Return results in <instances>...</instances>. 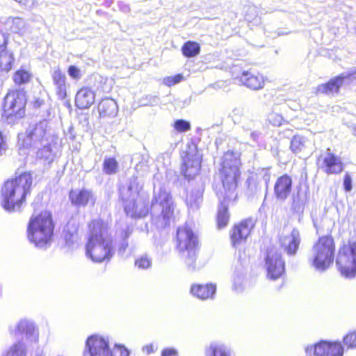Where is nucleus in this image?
Returning a JSON list of instances; mask_svg holds the SVG:
<instances>
[{
	"instance_id": "obj_1",
	"label": "nucleus",
	"mask_w": 356,
	"mask_h": 356,
	"mask_svg": "<svg viewBox=\"0 0 356 356\" xmlns=\"http://www.w3.org/2000/svg\"><path fill=\"white\" fill-rule=\"evenodd\" d=\"M18 138L19 144L28 149L36 159L47 163L54 161L57 137L47 120L30 125L26 134H19Z\"/></svg>"
},
{
	"instance_id": "obj_2",
	"label": "nucleus",
	"mask_w": 356,
	"mask_h": 356,
	"mask_svg": "<svg viewBox=\"0 0 356 356\" xmlns=\"http://www.w3.org/2000/svg\"><path fill=\"white\" fill-rule=\"evenodd\" d=\"M89 229L87 257L95 262L109 261L114 254V246L107 225L102 220H94L89 224Z\"/></svg>"
},
{
	"instance_id": "obj_3",
	"label": "nucleus",
	"mask_w": 356,
	"mask_h": 356,
	"mask_svg": "<svg viewBox=\"0 0 356 356\" xmlns=\"http://www.w3.org/2000/svg\"><path fill=\"white\" fill-rule=\"evenodd\" d=\"M31 184L32 177L29 172L5 182L1 189L3 208L10 213L19 210L26 195L30 192Z\"/></svg>"
},
{
	"instance_id": "obj_4",
	"label": "nucleus",
	"mask_w": 356,
	"mask_h": 356,
	"mask_svg": "<svg viewBox=\"0 0 356 356\" xmlns=\"http://www.w3.org/2000/svg\"><path fill=\"white\" fill-rule=\"evenodd\" d=\"M241 161L237 153L227 151L220 159V177L222 184L225 200H235V191L240 177Z\"/></svg>"
},
{
	"instance_id": "obj_5",
	"label": "nucleus",
	"mask_w": 356,
	"mask_h": 356,
	"mask_svg": "<svg viewBox=\"0 0 356 356\" xmlns=\"http://www.w3.org/2000/svg\"><path fill=\"white\" fill-rule=\"evenodd\" d=\"M174 209L171 194L163 187L154 190L149 211L152 222L158 228H165L170 225Z\"/></svg>"
},
{
	"instance_id": "obj_6",
	"label": "nucleus",
	"mask_w": 356,
	"mask_h": 356,
	"mask_svg": "<svg viewBox=\"0 0 356 356\" xmlns=\"http://www.w3.org/2000/svg\"><path fill=\"white\" fill-rule=\"evenodd\" d=\"M54 233V224L49 211L31 218L28 225L29 241L40 248H46L51 240Z\"/></svg>"
},
{
	"instance_id": "obj_7",
	"label": "nucleus",
	"mask_w": 356,
	"mask_h": 356,
	"mask_svg": "<svg viewBox=\"0 0 356 356\" xmlns=\"http://www.w3.org/2000/svg\"><path fill=\"white\" fill-rule=\"evenodd\" d=\"M334 251L333 238L329 236H321L312 247L309 261L316 270L324 272L332 264Z\"/></svg>"
},
{
	"instance_id": "obj_8",
	"label": "nucleus",
	"mask_w": 356,
	"mask_h": 356,
	"mask_svg": "<svg viewBox=\"0 0 356 356\" xmlns=\"http://www.w3.org/2000/svg\"><path fill=\"white\" fill-rule=\"evenodd\" d=\"M177 248L181 257L190 268L194 269L198 245L197 236L191 227L184 225L179 227L177 231Z\"/></svg>"
},
{
	"instance_id": "obj_9",
	"label": "nucleus",
	"mask_w": 356,
	"mask_h": 356,
	"mask_svg": "<svg viewBox=\"0 0 356 356\" xmlns=\"http://www.w3.org/2000/svg\"><path fill=\"white\" fill-rule=\"evenodd\" d=\"M124 211L132 218L145 217L149 212L146 200L139 195L136 179L133 178L127 189L120 190Z\"/></svg>"
},
{
	"instance_id": "obj_10",
	"label": "nucleus",
	"mask_w": 356,
	"mask_h": 356,
	"mask_svg": "<svg viewBox=\"0 0 356 356\" xmlns=\"http://www.w3.org/2000/svg\"><path fill=\"white\" fill-rule=\"evenodd\" d=\"M337 265L343 276L348 278L356 276V243L343 245L340 248Z\"/></svg>"
},
{
	"instance_id": "obj_11",
	"label": "nucleus",
	"mask_w": 356,
	"mask_h": 356,
	"mask_svg": "<svg viewBox=\"0 0 356 356\" xmlns=\"http://www.w3.org/2000/svg\"><path fill=\"white\" fill-rule=\"evenodd\" d=\"M26 98L24 92L16 90L8 92L4 98L3 115L8 118H21L24 115Z\"/></svg>"
},
{
	"instance_id": "obj_12",
	"label": "nucleus",
	"mask_w": 356,
	"mask_h": 356,
	"mask_svg": "<svg viewBox=\"0 0 356 356\" xmlns=\"http://www.w3.org/2000/svg\"><path fill=\"white\" fill-rule=\"evenodd\" d=\"M202 161V155L198 152L195 145H189L184 157L181 174L188 179H193L198 174Z\"/></svg>"
},
{
	"instance_id": "obj_13",
	"label": "nucleus",
	"mask_w": 356,
	"mask_h": 356,
	"mask_svg": "<svg viewBox=\"0 0 356 356\" xmlns=\"http://www.w3.org/2000/svg\"><path fill=\"white\" fill-rule=\"evenodd\" d=\"M84 356H113L108 339L97 334L90 336L86 342Z\"/></svg>"
},
{
	"instance_id": "obj_14",
	"label": "nucleus",
	"mask_w": 356,
	"mask_h": 356,
	"mask_svg": "<svg viewBox=\"0 0 356 356\" xmlns=\"http://www.w3.org/2000/svg\"><path fill=\"white\" fill-rule=\"evenodd\" d=\"M307 354L312 352L315 356H343L344 348L339 341L328 342L322 341L316 343L314 347L307 346L305 348Z\"/></svg>"
},
{
	"instance_id": "obj_15",
	"label": "nucleus",
	"mask_w": 356,
	"mask_h": 356,
	"mask_svg": "<svg viewBox=\"0 0 356 356\" xmlns=\"http://www.w3.org/2000/svg\"><path fill=\"white\" fill-rule=\"evenodd\" d=\"M266 267L268 277L271 280H277L284 272V262L281 254L275 248L269 249L266 257Z\"/></svg>"
},
{
	"instance_id": "obj_16",
	"label": "nucleus",
	"mask_w": 356,
	"mask_h": 356,
	"mask_svg": "<svg viewBox=\"0 0 356 356\" xmlns=\"http://www.w3.org/2000/svg\"><path fill=\"white\" fill-rule=\"evenodd\" d=\"M10 332L15 337H24L31 342H36L38 339V332L34 323L28 319H22L15 326L10 327Z\"/></svg>"
},
{
	"instance_id": "obj_17",
	"label": "nucleus",
	"mask_w": 356,
	"mask_h": 356,
	"mask_svg": "<svg viewBox=\"0 0 356 356\" xmlns=\"http://www.w3.org/2000/svg\"><path fill=\"white\" fill-rule=\"evenodd\" d=\"M254 225V220L250 218L242 221L240 224L234 227L231 234V239L234 247H236L246 240Z\"/></svg>"
},
{
	"instance_id": "obj_18",
	"label": "nucleus",
	"mask_w": 356,
	"mask_h": 356,
	"mask_svg": "<svg viewBox=\"0 0 356 356\" xmlns=\"http://www.w3.org/2000/svg\"><path fill=\"white\" fill-rule=\"evenodd\" d=\"M69 197L72 204L77 207L93 206L96 202L94 193L86 188L71 191Z\"/></svg>"
},
{
	"instance_id": "obj_19",
	"label": "nucleus",
	"mask_w": 356,
	"mask_h": 356,
	"mask_svg": "<svg viewBox=\"0 0 356 356\" xmlns=\"http://www.w3.org/2000/svg\"><path fill=\"white\" fill-rule=\"evenodd\" d=\"M291 178L285 175L279 177L274 186V193L277 200L284 201L291 191Z\"/></svg>"
},
{
	"instance_id": "obj_20",
	"label": "nucleus",
	"mask_w": 356,
	"mask_h": 356,
	"mask_svg": "<svg viewBox=\"0 0 356 356\" xmlns=\"http://www.w3.org/2000/svg\"><path fill=\"white\" fill-rule=\"evenodd\" d=\"M280 242L282 248L289 255L296 254L300 243L299 231L294 228L289 235L282 238Z\"/></svg>"
},
{
	"instance_id": "obj_21",
	"label": "nucleus",
	"mask_w": 356,
	"mask_h": 356,
	"mask_svg": "<svg viewBox=\"0 0 356 356\" xmlns=\"http://www.w3.org/2000/svg\"><path fill=\"white\" fill-rule=\"evenodd\" d=\"M323 168L327 174H338L343 170L341 159L328 152L323 157Z\"/></svg>"
},
{
	"instance_id": "obj_22",
	"label": "nucleus",
	"mask_w": 356,
	"mask_h": 356,
	"mask_svg": "<svg viewBox=\"0 0 356 356\" xmlns=\"http://www.w3.org/2000/svg\"><path fill=\"white\" fill-rule=\"evenodd\" d=\"M216 195L220 201V206L217 215V223L219 229L224 228L229 222V216L227 212L228 202L233 200H225V194L223 192H217Z\"/></svg>"
},
{
	"instance_id": "obj_23",
	"label": "nucleus",
	"mask_w": 356,
	"mask_h": 356,
	"mask_svg": "<svg viewBox=\"0 0 356 356\" xmlns=\"http://www.w3.org/2000/svg\"><path fill=\"white\" fill-rule=\"evenodd\" d=\"M204 188L202 184L193 188L187 195L186 203L190 211H197L202 202V194Z\"/></svg>"
},
{
	"instance_id": "obj_24",
	"label": "nucleus",
	"mask_w": 356,
	"mask_h": 356,
	"mask_svg": "<svg viewBox=\"0 0 356 356\" xmlns=\"http://www.w3.org/2000/svg\"><path fill=\"white\" fill-rule=\"evenodd\" d=\"M95 92L89 88H81L76 95L75 104L79 109L88 108L95 102Z\"/></svg>"
},
{
	"instance_id": "obj_25",
	"label": "nucleus",
	"mask_w": 356,
	"mask_h": 356,
	"mask_svg": "<svg viewBox=\"0 0 356 356\" xmlns=\"http://www.w3.org/2000/svg\"><path fill=\"white\" fill-rule=\"evenodd\" d=\"M240 81L243 85L253 90L262 88L265 81L264 77L261 74H254L248 71L243 72Z\"/></svg>"
},
{
	"instance_id": "obj_26",
	"label": "nucleus",
	"mask_w": 356,
	"mask_h": 356,
	"mask_svg": "<svg viewBox=\"0 0 356 356\" xmlns=\"http://www.w3.org/2000/svg\"><path fill=\"white\" fill-rule=\"evenodd\" d=\"M216 291V285L211 284H193L191 287V294L201 300L212 298Z\"/></svg>"
},
{
	"instance_id": "obj_27",
	"label": "nucleus",
	"mask_w": 356,
	"mask_h": 356,
	"mask_svg": "<svg viewBox=\"0 0 356 356\" xmlns=\"http://www.w3.org/2000/svg\"><path fill=\"white\" fill-rule=\"evenodd\" d=\"M291 208L297 213H303L305 206L309 200V191L307 188L300 187L296 194L293 195Z\"/></svg>"
},
{
	"instance_id": "obj_28",
	"label": "nucleus",
	"mask_w": 356,
	"mask_h": 356,
	"mask_svg": "<svg viewBox=\"0 0 356 356\" xmlns=\"http://www.w3.org/2000/svg\"><path fill=\"white\" fill-rule=\"evenodd\" d=\"M51 76L56 86V95L59 99H64L67 96L65 74L62 73L60 68L56 67L53 70Z\"/></svg>"
},
{
	"instance_id": "obj_29",
	"label": "nucleus",
	"mask_w": 356,
	"mask_h": 356,
	"mask_svg": "<svg viewBox=\"0 0 356 356\" xmlns=\"http://www.w3.org/2000/svg\"><path fill=\"white\" fill-rule=\"evenodd\" d=\"M205 356H232V350L225 343L213 341L205 348Z\"/></svg>"
},
{
	"instance_id": "obj_30",
	"label": "nucleus",
	"mask_w": 356,
	"mask_h": 356,
	"mask_svg": "<svg viewBox=\"0 0 356 356\" xmlns=\"http://www.w3.org/2000/svg\"><path fill=\"white\" fill-rule=\"evenodd\" d=\"M118 111L117 103L111 98H104L98 104V112L101 118L114 117Z\"/></svg>"
},
{
	"instance_id": "obj_31",
	"label": "nucleus",
	"mask_w": 356,
	"mask_h": 356,
	"mask_svg": "<svg viewBox=\"0 0 356 356\" xmlns=\"http://www.w3.org/2000/svg\"><path fill=\"white\" fill-rule=\"evenodd\" d=\"M5 25L10 31L21 35L29 31L26 22L19 17H9L5 22Z\"/></svg>"
},
{
	"instance_id": "obj_32",
	"label": "nucleus",
	"mask_w": 356,
	"mask_h": 356,
	"mask_svg": "<svg viewBox=\"0 0 356 356\" xmlns=\"http://www.w3.org/2000/svg\"><path fill=\"white\" fill-rule=\"evenodd\" d=\"M342 86L341 81L339 76L332 79L326 83L319 85L316 90L319 93L325 95H333L339 92L340 87Z\"/></svg>"
},
{
	"instance_id": "obj_33",
	"label": "nucleus",
	"mask_w": 356,
	"mask_h": 356,
	"mask_svg": "<svg viewBox=\"0 0 356 356\" xmlns=\"http://www.w3.org/2000/svg\"><path fill=\"white\" fill-rule=\"evenodd\" d=\"M65 239L66 245L73 247L79 241L78 227L74 223L69 222L65 229Z\"/></svg>"
},
{
	"instance_id": "obj_34",
	"label": "nucleus",
	"mask_w": 356,
	"mask_h": 356,
	"mask_svg": "<svg viewBox=\"0 0 356 356\" xmlns=\"http://www.w3.org/2000/svg\"><path fill=\"white\" fill-rule=\"evenodd\" d=\"M0 49V68L1 70L8 72L11 69L14 62L13 53L4 49L3 47Z\"/></svg>"
},
{
	"instance_id": "obj_35",
	"label": "nucleus",
	"mask_w": 356,
	"mask_h": 356,
	"mask_svg": "<svg viewBox=\"0 0 356 356\" xmlns=\"http://www.w3.org/2000/svg\"><path fill=\"white\" fill-rule=\"evenodd\" d=\"M307 142L305 137L296 135L291 139L290 149L294 154H298L305 149Z\"/></svg>"
},
{
	"instance_id": "obj_36",
	"label": "nucleus",
	"mask_w": 356,
	"mask_h": 356,
	"mask_svg": "<svg viewBox=\"0 0 356 356\" xmlns=\"http://www.w3.org/2000/svg\"><path fill=\"white\" fill-rule=\"evenodd\" d=\"M183 54L188 58H191L199 54L200 51V44L195 42L188 41L181 47Z\"/></svg>"
},
{
	"instance_id": "obj_37",
	"label": "nucleus",
	"mask_w": 356,
	"mask_h": 356,
	"mask_svg": "<svg viewBox=\"0 0 356 356\" xmlns=\"http://www.w3.org/2000/svg\"><path fill=\"white\" fill-rule=\"evenodd\" d=\"M31 77V74L24 69L17 70L14 76V82L17 85H22L28 83Z\"/></svg>"
},
{
	"instance_id": "obj_38",
	"label": "nucleus",
	"mask_w": 356,
	"mask_h": 356,
	"mask_svg": "<svg viewBox=\"0 0 356 356\" xmlns=\"http://www.w3.org/2000/svg\"><path fill=\"white\" fill-rule=\"evenodd\" d=\"M342 86L356 85V69L348 72H343L338 76Z\"/></svg>"
},
{
	"instance_id": "obj_39",
	"label": "nucleus",
	"mask_w": 356,
	"mask_h": 356,
	"mask_svg": "<svg viewBox=\"0 0 356 356\" xmlns=\"http://www.w3.org/2000/svg\"><path fill=\"white\" fill-rule=\"evenodd\" d=\"M118 163L114 158H105L103 163V171L107 175L117 172Z\"/></svg>"
},
{
	"instance_id": "obj_40",
	"label": "nucleus",
	"mask_w": 356,
	"mask_h": 356,
	"mask_svg": "<svg viewBox=\"0 0 356 356\" xmlns=\"http://www.w3.org/2000/svg\"><path fill=\"white\" fill-rule=\"evenodd\" d=\"M6 356H26V348L24 343L19 342L14 344Z\"/></svg>"
},
{
	"instance_id": "obj_41",
	"label": "nucleus",
	"mask_w": 356,
	"mask_h": 356,
	"mask_svg": "<svg viewBox=\"0 0 356 356\" xmlns=\"http://www.w3.org/2000/svg\"><path fill=\"white\" fill-rule=\"evenodd\" d=\"M135 265L140 269H147L152 266V259L147 255H143L135 261Z\"/></svg>"
},
{
	"instance_id": "obj_42",
	"label": "nucleus",
	"mask_w": 356,
	"mask_h": 356,
	"mask_svg": "<svg viewBox=\"0 0 356 356\" xmlns=\"http://www.w3.org/2000/svg\"><path fill=\"white\" fill-rule=\"evenodd\" d=\"M343 341L348 348H356V331L348 333L343 337Z\"/></svg>"
},
{
	"instance_id": "obj_43",
	"label": "nucleus",
	"mask_w": 356,
	"mask_h": 356,
	"mask_svg": "<svg viewBox=\"0 0 356 356\" xmlns=\"http://www.w3.org/2000/svg\"><path fill=\"white\" fill-rule=\"evenodd\" d=\"M174 127L179 132H185L191 129V124L184 120H177L175 122Z\"/></svg>"
},
{
	"instance_id": "obj_44",
	"label": "nucleus",
	"mask_w": 356,
	"mask_h": 356,
	"mask_svg": "<svg viewBox=\"0 0 356 356\" xmlns=\"http://www.w3.org/2000/svg\"><path fill=\"white\" fill-rule=\"evenodd\" d=\"M113 356H129V351L124 346L115 344L111 350Z\"/></svg>"
},
{
	"instance_id": "obj_45",
	"label": "nucleus",
	"mask_w": 356,
	"mask_h": 356,
	"mask_svg": "<svg viewBox=\"0 0 356 356\" xmlns=\"http://www.w3.org/2000/svg\"><path fill=\"white\" fill-rule=\"evenodd\" d=\"M241 127L245 132H247L256 127V122L248 119L246 116L243 117L241 122Z\"/></svg>"
},
{
	"instance_id": "obj_46",
	"label": "nucleus",
	"mask_w": 356,
	"mask_h": 356,
	"mask_svg": "<svg viewBox=\"0 0 356 356\" xmlns=\"http://www.w3.org/2000/svg\"><path fill=\"white\" fill-rule=\"evenodd\" d=\"M182 74H177L174 76H168L164 79V83L168 86H174L183 80Z\"/></svg>"
},
{
	"instance_id": "obj_47",
	"label": "nucleus",
	"mask_w": 356,
	"mask_h": 356,
	"mask_svg": "<svg viewBox=\"0 0 356 356\" xmlns=\"http://www.w3.org/2000/svg\"><path fill=\"white\" fill-rule=\"evenodd\" d=\"M268 120L270 124L274 126H280L283 121V118L282 115L272 113L268 115Z\"/></svg>"
},
{
	"instance_id": "obj_48",
	"label": "nucleus",
	"mask_w": 356,
	"mask_h": 356,
	"mask_svg": "<svg viewBox=\"0 0 356 356\" xmlns=\"http://www.w3.org/2000/svg\"><path fill=\"white\" fill-rule=\"evenodd\" d=\"M352 177L348 173H346L343 177V188L346 192H350L353 186H352Z\"/></svg>"
},
{
	"instance_id": "obj_49",
	"label": "nucleus",
	"mask_w": 356,
	"mask_h": 356,
	"mask_svg": "<svg viewBox=\"0 0 356 356\" xmlns=\"http://www.w3.org/2000/svg\"><path fill=\"white\" fill-rule=\"evenodd\" d=\"M68 74L72 78L75 79H80L81 77L80 70L74 65H70L69 67Z\"/></svg>"
},
{
	"instance_id": "obj_50",
	"label": "nucleus",
	"mask_w": 356,
	"mask_h": 356,
	"mask_svg": "<svg viewBox=\"0 0 356 356\" xmlns=\"http://www.w3.org/2000/svg\"><path fill=\"white\" fill-rule=\"evenodd\" d=\"M245 134L249 137V139L252 141H257L261 135V132L255 129V128L245 132Z\"/></svg>"
},
{
	"instance_id": "obj_51",
	"label": "nucleus",
	"mask_w": 356,
	"mask_h": 356,
	"mask_svg": "<svg viewBox=\"0 0 356 356\" xmlns=\"http://www.w3.org/2000/svg\"><path fill=\"white\" fill-rule=\"evenodd\" d=\"M259 175L262 176L266 186H267L269 182L270 177L269 170L268 169H261L259 172Z\"/></svg>"
},
{
	"instance_id": "obj_52",
	"label": "nucleus",
	"mask_w": 356,
	"mask_h": 356,
	"mask_svg": "<svg viewBox=\"0 0 356 356\" xmlns=\"http://www.w3.org/2000/svg\"><path fill=\"white\" fill-rule=\"evenodd\" d=\"M161 356H178V353L174 348H165L162 351Z\"/></svg>"
},
{
	"instance_id": "obj_53",
	"label": "nucleus",
	"mask_w": 356,
	"mask_h": 356,
	"mask_svg": "<svg viewBox=\"0 0 356 356\" xmlns=\"http://www.w3.org/2000/svg\"><path fill=\"white\" fill-rule=\"evenodd\" d=\"M156 350V347H154V346L152 343L145 345L143 347V351L147 355L151 354L154 353Z\"/></svg>"
},
{
	"instance_id": "obj_54",
	"label": "nucleus",
	"mask_w": 356,
	"mask_h": 356,
	"mask_svg": "<svg viewBox=\"0 0 356 356\" xmlns=\"http://www.w3.org/2000/svg\"><path fill=\"white\" fill-rule=\"evenodd\" d=\"M158 103V98L156 97H149V100L147 102L143 103V105L153 106Z\"/></svg>"
},
{
	"instance_id": "obj_55",
	"label": "nucleus",
	"mask_w": 356,
	"mask_h": 356,
	"mask_svg": "<svg viewBox=\"0 0 356 356\" xmlns=\"http://www.w3.org/2000/svg\"><path fill=\"white\" fill-rule=\"evenodd\" d=\"M5 43H6V40H5L3 35L0 34V49L2 48V45L5 44Z\"/></svg>"
},
{
	"instance_id": "obj_56",
	"label": "nucleus",
	"mask_w": 356,
	"mask_h": 356,
	"mask_svg": "<svg viewBox=\"0 0 356 356\" xmlns=\"http://www.w3.org/2000/svg\"><path fill=\"white\" fill-rule=\"evenodd\" d=\"M42 104V101L36 100L34 103L35 106L40 107Z\"/></svg>"
},
{
	"instance_id": "obj_57",
	"label": "nucleus",
	"mask_w": 356,
	"mask_h": 356,
	"mask_svg": "<svg viewBox=\"0 0 356 356\" xmlns=\"http://www.w3.org/2000/svg\"><path fill=\"white\" fill-rule=\"evenodd\" d=\"M287 33H288L287 32L279 31L277 35H286Z\"/></svg>"
},
{
	"instance_id": "obj_58",
	"label": "nucleus",
	"mask_w": 356,
	"mask_h": 356,
	"mask_svg": "<svg viewBox=\"0 0 356 356\" xmlns=\"http://www.w3.org/2000/svg\"><path fill=\"white\" fill-rule=\"evenodd\" d=\"M128 244L127 243H123L121 249H123V250H125V248L127 247Z\"/></svg>"
},
{
	"instance_id": "obj_59",
	"label": "nucleus",
	"mask_w": 356,
	"mask_h": 356,
	"mask_svg": "<svg viewBox=\"0 0 356 356\" xmlns=\"http://www.w3.org/2000/svg\"><path fill=\"white\" fill-rule=\"evenodd\" d=\"M255 10H256V9H255V8H254V7H250V8H249V10H250V12H254V11H255Z\"/></svg>"
},
{
	"instance_id": "obj_60",
	"label": "nucleus",
	"mask_w": 356,
	"mask_h": 356,
	"mask_svg": "<svg viewBox=\"0 0 356 356\" xmlns=\"http://www.w3.org/2000/svg\"><path fill=\"white\" fill-rule=\"evenodd\" d=\"M246 19H247V20H250V19L248 14L246 15Z\"/></svg>"
}]
</instances>
